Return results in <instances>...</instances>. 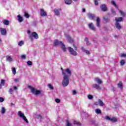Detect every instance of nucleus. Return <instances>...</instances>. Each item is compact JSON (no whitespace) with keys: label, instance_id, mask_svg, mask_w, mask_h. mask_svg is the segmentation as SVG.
Masks as SVG:
<instances>
[{"label":"nucleus","instance_id":"1","mask_svg":"<svg viewBox=\"0 0 126 126\" xmlns=\"http://www.w3.org/2000/svg\"><path fill=\"white\" fill-rule=\"evenodd\" d=\"M63 80L62 85L63 87H65L68 85L69 83V77L71 75V71L68 68L66 69L64 71H63Z\"/></svg>","mask_w":126,"mask_h":126},{"label":"nucleus","instance_id":"2","mask_svg":"<svg viewBox=\"0 0 126 126\" xmlns=\"http://www.w3.org/2000/svg\"><path fill=\"white\" fill-rule=\"evenodd\" d=\"M54 46H61L62 50L64 51L65 52L66 51V48H65V46L64 45L62 41H59L58 40H54Z\"/></svg>","mask_w":126,"mask_h":126},{"label":"nucleus","instance_id":"3","mask_svg":"<svg viewBox=\"0 0 126 126\" xmlns=\"http://www.w3.org/2000/svg\"><path fill=\"white\" fill-rule=\"evenodd\" d=\"M28 88H29V89H30L32 93V94H33L34 95H39V94H41V91L37 90L36 88L31 86H28Z\"/></svg>","mask_w":126,"mask_h":126},{"label":"nucleus","instance_id":"4","mask_svg":"<svg viewBox=\"0 0 126 126\" xmlns=\"http://www.w3.org/2000/svg\"><path fill=\"white\" fill-rule=\"evenodd\" d=\"M18 115L21 119H22L25 122L27 123V124H28L29 122H28V120L26 118V117L24 115V114L21 111H19L18 113Z\"/></svg>","mask_w":126,"mask_h":126},{"label":"nucleus","instance_id":"5","mask_svg":"<svg viewBox=\"0 0 126 126\" xmlns=\"http://www.w3.org/2000/svg\"><path fill=\"white\" fill-rule=\"evenodd\" d=\"M105 119L107 121H110L112 123H117V122H118V119L116 117H113L111 118L110 117L106 116H105Z\"/></svg>","mask_w":126,"mask_h":126},{"label":"nucleus","instance_id":"6","mask_svg":"<svg viewBox=\"0 0 126 126\" xmlns=\"http://www.w3.org/2000/svg\"><path fill=\"white\" fill-rule=\"evenodd\" d=\"M68 50L71 55L75 56H77V53L75 51L73 50V49H72V48L69 47H68Z\"/></svg>","mask_w":126,"mask_h":126},{"label":"nucleus","instance_id":"7","mask_svg":"<svg viewBox=\"0 0 126 126\" xmlns=\"http://www.w3.org/2000/svg\"><path fill=\"white\" fill-rule=\"evenodd\" d=\"M99 84H94L93 85V88H95V89H96L97 90H101L102 89V87L99 85Z\"/></svg>","mask_w":126,"mask_h":126},{"label":"nucleus","instance_id":"8","mask_svg":"<svg viewBox=\"0 0 126 126\" xmlns=\"http://www.w3.org/2000/svg\"><path fill=\"white\" fill-rule=\"evenodd\" d=\"M40 16L44 17V16H47V12L45 11L43 9H40Z\"/></svg>","mask_w":126,"mask_h":126},{"label":"nucleus","instance_id":"9","mask_svg":"<svg viewBox=\"0 0 126 126\" xmlns=\"http://www.w3.org/2000/svg\"><path fill=\"white\" fill-rule=\"evenodd\" d=\"M30 37L31 39L33 37L34 38V39H38V38H39L38 37V34H37L36 32H32L31 34Z\"/></svg>","mask_w":126,"mask_h":126},{"label":"nucleus","instance_id":"10","mask_svg":"<svg viewBox=\"0 0 126 126\" xmlns=\"http://www.w3.org/2000/svg\"><path fill=\"white\" fill-rule=\"evenodd\" d=\"M88 26L90 29L93 30V31H96V29L95 28V27H94V25H93V23H91L90 24H89Z\"/></svg>","mask_w":126,"mask_h":126},{"label":"nucleus","instance_id":"11","mask_svg":"<svg viewBox=\"0 0 126 126\" xmlns=\"http://www.w3.org/2000/svg\"><path fill=\"white\" fill-rule=\"evenodd\" d=\"M0 32L1 35H5L6 34V30L5 29L0 28Z\"/></svg>","mask_w":126,"mask_h":126},{"label":"nucleus","instance_id":"12","mask_svg":"<svg viewBox=\"0 0 126 126\" xmlns=\"http://www.w3.org/2000/svg\"><path fill=\"white\" fill-rule=\"evenodd\" d=\"M94 81L96 82L98 84H102L103 83V81L101 80L99 78H95L94 79Z\"/></svg>","mask_w":126,"mask_h":126},{"label":"nucleus","instance_id":"13","mask_svg":"<svg viewBox=\"0 0 126 126\" xmlns=\"http://www.w3.org/2000/svg\"><path fill=\"white\" fill-rule=\"evenodd\" d=\"M100 8L102 11H107V7L106 6V5H105V4L101 5L100 6Z\"/></svg>","mask_w":126,"mask_h":126},{"label":"nucleus","instance_id":"14","mask_svg":"<svg viewBox=\"0 0 126 126\" xmlns=\"http://www.w3.org/2000/svg\"><path fill=\"white\" fill-rule=\"evenodd\" d=\"M87 15L88 17L90 18V19H94V18L95 17L94 14H91L90 13H88Z\"/></svg>","mask_w":126,"mask_h":126},{"label":"nucleus","instance_id":"15","mask_svg":"<svg viewBox=\"0 0 126 126\" xmlns=\"http://www.w3.org/2000/svg\"><path fill=\"white\" fill-rule=\"evenodd\" d=\"M115 26L116 27V28L117 29H118L119 30H121V29L122 28V27L121 26V24H120V23L116 22L115 23Z\"/></svg>","mask_w":126,"mask_h":126},{"label":"nucleus","instance_id":"16","mask_svg":"<svg viewBox=\"0 0 126 126\" xmlns=\"http://www.w3.org/2000/svg\"><path fill=\"white\" fill-rule=\"evenodd\" d=\"M54 12L55 15H57V16L60 15V10H58V9H55L54 10Z\"/></svg>","mask_w":126,"mask_h":126},{"label":"nucleus","instance_id":"17","mask_svg":"<svg viewBox=\"0 0 126 126\" xmlns=\"http://www.w3.org/2000/svg\"><path fill=\"white\" fill-rule=\"evenodd\" d=\"M18 20L19 22H23V17H21L20 15H18L17 16Z\"/></svg>","mask_w":126,"mask_h":126},{"label":"nucleus","instance_id":"18","mask_svg":"<svg viewBox=\"0 0 126 126\" xmlns=\"http://www.w3.org/2000/svg\"><path fill=\"white\" fill-rule=\"evenodd\" d=\"M66 38L69 43H73V40L71 39V38L70 37V36H69V35H67Z\"/></svg>","mask_w":126,"mask_h":126},{"label":"nucleus","instance_id":"19","mask_svg":"<svg viewBox=\"0 0 126 126\" xmlns=\"http://www.w3.org/2000/svg\"><path fill=\"white\" fill-rule=\"evenodd\" d=\"M96 26H97V27H100V18L98 17L96 19Z\"/></svg>","mask_w":126,"mask_h":126},{"label":"nucleus","instance_id":"20","mask_svg":"<svg viewBox=\"0 0 126 126\" xmlns=\"http://www.w3.org/2000/svg\"><path fill=\"white\" fill-rule=\"evenodd\" d=\"M115 20L117 23L121 22V21L123 20V18L122 17L115 18Z\"/></svg>","mask_w":126,"mask_h":126},{"label":"nucleus","instance_id":"21","mask_svg":"<svg viewBox=\"0 0 126 126\" xmlns=\"http://www.w3.org/2000/svg\"><path fill=\"white\" fill-rule=\"evenodd\" d=\"M73 124V125H76V126H81V123H80V122H79L75 120H74Z\"/></svg>","mask_w":126,"mask_h":126},{"label":"nucleus","instance_id":"22","mask_svg":"<svg viewBox=\"0 0 126 126\" xmlns=\"http://www.w3.org/2000/svg\"><path fill=\"white\" fill-rule=\"evenodd\" d=\"M3 23L5 25H8L9 24V21L7 20H3Z\"/></svg>","mask_w":126,"mask_h":126},{"label":"nucleus","instance_id":"23","mask_svg":"<svg viewBox=\"0 0 126 126\" xmlns=\"http://www.w3.org/2000/svg\"><path fill=\"white\" fill-rule=\"evenodd\" d=\"M82 51H83V52H85V53H86V54H87V55H90V52L88 50H85L84 48L82 47Z\"/></svg>","mask_w":126,"mask_h":126},{"label":"nucleus","instance_id":"24","mask_svg":"<svg viewBox=\"0 0 126 126\" xmlns=\"http://www.w3.org/2000/svg\"><path fill=\"white\" fill-rule=\"evenodd\" d=\"M6 60L8 62H9V63H11V61H12V58H11V57H10L9 56H7Z\"/></svg>","mask_w":126,"mask_h":126},{"label":"nucleus","instance_id":"25","mask_svg":"<svg viewBox=\"0 0 126 126\" xmlns=\"http://www.w3.org/2000/svg\"><path fill=\"white\" fill-rule=\"evenodd\" d=\"M98 104L101 107H103L104 106V103L101 99H98Z\"/></svg>","mask_w":126,"mask_h":126},{"label":"nucleus","instance_id":"26","mask_svg":"<svg viewBox=\"0 0 126 126\" xmlns=\"http://www.w3.org/2000/svg\"><path fill=\"white\" fill-rule=\"evenodd\" d=\"M72 2V0H65V3L66 4H70Z\"/></svg>","mask_w":126,"mask_h":126},{"label":"nucleus","instance_id":"27","mask_svg":"<svg viewBox=\"0 0 126 126\" xmlns=\"http://www.w3.org/2000/svg\"><path fill=\"white\" fill-rule=\"evenodd\" d=\"M118 87H119V88H120L121 89H122V88H123V83L122 82H120L118 84Z\"/></svg>","mask_w":126,"mask_h":126},{"label":"nucleus","instance_id":"28","mask_svg":"<svg viewBox=\"0 0 126 126\" xmlns=\"http://www.w3.org/2000/svg\"><path fill=\"white\" fill-rule=\"evenodd\" d=\"M12 72L13 74H16V69H15V67H12Z\"/></svg>","mask_w":126,"mask_h":126},{"label":"nucleus","instance_id":"29","mask_svg":"<svg viewBox=\"0 0 126 126\" xmlns=\"http://www.w3.org/2000/svg\"><path fill=\"white\" fill-rule=\"evenodd\" d=\"M6 111V109L4 107H1V113L4 114L5 113V111Z\"/></svg>","mask_w":126,"mask_h":126},{"label":"nucleus","instance_id":"30","mask_svg":"<svg viewBox=\"0 0 126 126\" xmlns=\"http://www.w3.org/2000/svg\"><path fill=\"white\" fill-rule=\"evenodd\" d=\"M95 112L96 114H97V115H99V114H101V110L99 109H96L95 110Z\"/></svg>","mask_w":126,"mask_h":126},{"label":"nucleus","instance_id":"31","mask_svg":"<svg viewBox=\"0 0 126 126\" xmlns=\"http://www.w3.org/2000/svg\"><path fill=\"white\" fill-rule=\"evenodd\" d=\"M85 42H86V44L88 45V46H89V45H90V42H89V41H88V38H85Z\"/></svg>","mask_w":126,"mask_h":126},{"label":"nucleus","instance_id":"32","mask_svg":"<svg viewBox=\"0 0 126 126\" xmlns=\"http://www.w3.org/2000/svg\"><path fill=\"white\" fill-rule=\"evenodd\" d=\"M119 12L121 14V15H122V16H126V13L123 12V11L119 10Z\"/></svg>","mask_w":126,"mask_h":126},{"label":"nucleus","instance_id":"33","mask_svg":"<svg viewBox=\"0 0 126 126\" xmlns=\"http://www.w3.org/2000/svg\"><path fill=\"white\" fill-rule=\"evenodd\" d=\"M24 44V41H23V40H21L18 43V45L19 46H20V47H21V46H22V45H23Z\"/></svg>","mask_w":126,"mask_h":126},{"label":"nucleus","instance_id":"34","mask_svg":"<svg viewBox=\"0 0 126 126\" xmlns=\"http://www.w3.org/2000/svg\"><path fill=\"white\" fill-rule=\"evenodd\" d=\"M24 16L26 18H29V17H30V15H29V14L27 12H25Z\"/></svg>","mask_w":126,"mask_h":126},{"label":"nucleus","instance_id":"35","mask_svg":"<svg viewBox=\"0 0 126 126\" xmlns=\"http://www.w3.org/2000/svg\"><path fill=\"white\" fill-rule=\"evenodd\" d=\"M119 57H120V58H126V54L124 53H122L119 55Z\"/></svg>","mask_w":126,"mask_h":126},{"label":"nucleus","instance_id":"36","mask_svg":"<svg viewBox=\"0 0 126 126\" xmlns=\"http://www.w3.org/2000/svg\"><path fill=\"white\" fill-rule=\"evenodd\" d=\"M48 88H50V89H51V90H54V87H53V86L52 85V84H49L48 85Z\"/></svg>","mask_w":126,"mask_h":126},{"label":"nucleus","instance_id":"37","mask_svg":"<svg viewBox=\"0 0 126 126\" xmlns=\"http://www.w3.org/2000/svg\"><path fill=\"white\" fill-rule=\"evenodd\" d=\"M66 126H72V124L69 123L68 120H66Z\"/></svg>","mask_w":126,"mask_h":126},{"label":"nucleus","instance_id":"38","mask_svg":"<svg viewBox=\"0 0 126 126\" xmlns=\"http://www.w3.org/2000/svg\"><path fill=\"white\" fill-rule=\"evenodd\" d=\"M125 63H126V61L124 60H122L121 61L120 64H121V65H124Z\"/></svg>","mask_w":126,"mask_h":126},{"label":"nucleus","instance_id":"39","mask_svg":"<svg viewBox=\"0 0 126 126\" xmlns=\"http://www.w3.org/2000/svg\"><path fill=\"white\" fill-rule=\"evenodd\" d=\"M5 83V80L3 79L1 80V84L2 85V86H4Z\"/></svg>","mask_w":126,"mask_h":126},{"label":"nucleus","instance_id":"40","mask_svg":"<svg viewBox=\"0 0 126 126\" xmlns=\"http://www.w3.org/2000/svg\"><path fill=\"white\" fill-rule=\"evenodd\" d=\"M111 4L114 5L115 7H117V4H116V2L114 1H111Z\"/></svg>","mask_w":126,"mask_h":126},{"label":"nucleus","instance_id":"41","mask_svg":"<svg viewBox=\"0 0 126 126\" xmlns=\"http://www.w3.org/2000/svg\"><path fill=\"white\" fill-rule=\"evenodd\" d=\"M88 99H90V100H92V99H93V96L92 95H89L88 96Z\"/></svg>","mask_w":126,"mask_h":126},{"label":"nucleus","instance_id":"42","mask_svg":"<svg viewBox=\"0 0 126 126\" xmlns=\"http://www.w3.org/2000/svg\"><path fill=\"white\" fill-rule=\"evenodd\" d=\"M21 59L25 60V59H26V56L25 55H23L21 56Z\"/></svg>","mask_w":126,"mask_h":126},{"label":"nucleus","instance_id":"43","mask_svg":"<svg viewBox=\"0 0 126 126\" xmlns=\"http://www.w3.org/2000/svg\"><path fill=\"white\" fill-rule=\"evenodd\" d=\"M27 63L28 65H32V62L31 61H28Z\"/></svg>","mask_w":126,"mask_h":126},{"label":"nucleus","instance_id":"44","mask_svg":"<svg viewBox=\"0 0 126 126\" xmlns=\"http://www.w3.org/2000/svg\"><path fill=\"white\" fill-rule=\"evenodd\" d=\"M55 102H56V103H60L61 102V100L59 98H57L55 100Z\"/></svg>","mask_w":126,"mask_h":126},{"label":"nucleus","instance_id":"45","mask_svg":"<svg viewBox=\"0 0 126 126\" xmlns=\"http://www.w3.org/2000/svg\"><path fill=\"white\" fill-rule=\"evenodd\" d=\"M3 101H4V99H3V97H0V102H3Z\"/></svg>","mask_w":126,"mask_h":126},{"label":"nucleus","instance_id":"46","mask_svg":"<svg viewBox=\"0 0 126 126\" xmlns=\"http://www.w3.org/2000/svg\"><path fill=\"white\" fill-rule=\"evenodd\" d=\"M94 104L95 105V106H98V105H99V100L98 101L95 102Z\"/></svg>","mask_w":126,"mask_h":126},{"label":"nucleus","instance_id":"47","mask_svg":"<svg viewBox=\"0 0 126 126\" xmlns=\"http://www.w3.org/2000/svg\"><path fill=\"white\" fill-rule=\"evenodd\" d=\"M112 14H113V15H116V11H115V10H112Z\"/></svg>","mask_w":126,"mask_h":126},{"label":"nucleus","instance_id":"48","mask_svg":"<svg viewBox=\"0 0 126 126\" xmlns=\"http://www.w3.org/2000/svg\"><path fill=\"white\" fill-rule=\"evenodd\" d=\"M73 95H76V91L74 90L72 91Z\"/></svg>","mask_w":126,"mask_h":126},{"label":"nucleus","instance_id":"49","mask_svg":"<svg viewBox=\"0 0 126 126\" xmlns=\"http://www.w3.org/2000/svg\"><path fill=\"white\" fill-rule=\"evenodd\" d=\"M73 46L74 48V50H75L76 51L77 50V47L75 46V45L73 44Z\"/></svg>","mask_w":126,"mask_h":126},{"label":"nucleus","instance_id":"50","mask_svg":"<svg viewBox=\"0 0 126 126\" xmlns=\"http://www.w3.org/2000/svg\"><path fill=\"white\" fill-rule=\"evenodd\" d=\"M94 4H95V5H98V1L95 0V1H94Z\"/></svg>","mask_w":126,"mask_h":126},{"label":"nucleus","instance_id":"51","mask_svg":"<svg viewBox=\"0 0 126 126\" xmlns=\"http://www.w3.org/2000/svg\"><path fill=\"white\" fill-rule=\"evenodd\" d=\"M38 119H42V116H41V115H38Z\"/></svg>","mask_w":126,"mask_h":126},{"label":"nucleus","instance_id":"52","mask_svg":"<svg viewBox=\"0 0 126 126\" xmlns=\"http://www.w3.org/2000/svg\"><path fill=\"white\" fill-rule=\"evenodd\" d=\"M14 81H15L16 82H18L19 81V80L17 79H16L14 80Z\"/></svg>","mask_w":126,"mask_h":126},{"label":"nucleus","instance_id":"53","mask_svg":"<svg viewBox=\"0 0 126 126\" xmlns=\"http://www.w3.org/2000/svg\"><path fill=\"white\" fill-rule=\"evenodd\" d=\"M12 91H13V90H12V89H10V90H9V93H11V92H12Z\"/></svg>","mask_w":126,"mask_h":126},{"label":"nucleus","instance_id":"54","mask_svg":"<svg viewBox=\"0 0 126 126\" xmlns=\"http://www.w3.org/2000/svg\"><path fill=\"white\" fill-rule=\"evenodd\" d=\"M2 87V85L1 84H0V89H1Z\"/></svg>","mask_w":126,"mask_h":126},{"label":"nucleus","instance_id":"55","mask_svg":"<svg viewBox=\"0 0 126 126\" xmlns=\"http://www.w3.org/2000/svg\"><path fill=\"white\" fill-rule=\"evenodd\" d=\"M104 20H105V21H108V19H105V18H103Z\"/></svg>","mask_w":126,"mask_h":126},{"label":"nucleus","instance_id":"56","mask_svg":"<svg viewBox=\"0 0 126 126\" xmlns=\"http://www.w3.org/2000/svg\"><path fill=\"white\" fill-rule=\"evenodd\" d=\"M14 89L15 90H16L17 89V88L16 87H14Z\"/></svg>","mask_w":126,"mask_h":126},{"label":"nucleus","instance_id":"57","mask_svg":"<svg viewBox=\"0 0 126 126\" xmlns=\"http://www.w3.org/2000/svg\"><path fill=\"white\" fill-rule=\"evenodd\" d=\"M82 11H83V12H85V9H82Z\"/></svg>","mask_w":126,"mask_h":126},{"label":"nucleus","instance_id":"58","mask_svg":"<svg viewBox=\"0 0 126 126\" xmlns=\"http://www.w3.org/2000/svg\"><path fill=\"white\" fill-rule=\"evenodd\" d=\"M28 34H30V31H28Z\"/></svg>","mask_w":126,"mask_h":126},{"label":"nucleus","instance_id":"59","mask_svg":"<svg viewBox=\"0 0 126 126\" xmlns=\"http://www.w3.org/2000/svg\"><path fill=\"white\" fill-rule=\"evenodd\" d=\"M61 70H62V74H63V68H61Z\"/></svg>","mask_w":126,"mask_h":126},{"label":"nucleus","instance_id":"60","mask_svg":"<svg viewBox=\"0 0 126 126\" xmlns=\"http://www.w3.org/2000/svg\"><path fill=\"white\" fill-rule=\"evenodd\" d=\"M11 105H13V103H11Z\"/></svg>","mask_w":126,"mask_h":126},{"label":"nucleus","instance_id":"61","mask_svg":"<svg viewBox=\"0 0 126 126\" xmlns=\"http://www.w3.org/2000/svg\"><path fill=\"white\" fill-rule=\"evenodd\" d=\"M74 0V1H77V0Z\"/></svg>","mask_w":126,"mask_h":126},{"label":"nucleus","instance_id":"62","mask_svg":"<svg viewBox=\"0 0 126 126\" xmlns=\"http://www.w3.org/2000/svg\"><path fill=\"white\" fill-rule=\"evenodd\" d=\"M1 41V39H0V42Z\"/></svg>","mask_w":126,"mask_h":126}]
</instances>
